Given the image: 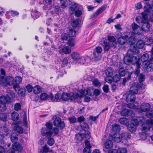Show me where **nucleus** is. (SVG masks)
<instances>
[{
    "instance_id": "5",
    "label": "nucleus",
    "mask_w": 153,
    "mask_h": 153,
    "mask_svg": "<svg viewBox=\"0 0 153 153\" xmlns=\"http://www.w3.org/2000/svg\"><path fill=\"white\" fill-rule=\"evenodd\" d=\"M80 127L82 131H85L86 138L87 139H89L91 137V134L90 132L88 131L89 128L88 123H83L80 125Z\"/></svg>"
},
{
    "instance_id": "42",
    "label": "nucleus",
    "mask_w": 153,
    "mask_h": 153,
    "mask_svg": "<svg viewBox=\"0 0 153 153\" xmlns=\"http://www.w3.org/2000/svg\"><path fill=\"white\" fill-rule=\"evenodd\" d=\"M145 79V75L142 74H140L138 76V79L139 84H142L141 82L144 81Z\"/></svg>"
},
{
    "instance_id": "20",
    "label": "nucleus",
    "mask_w": 153,
    "mask_h": 153,
    "mask_svg": "<svg viewBox=\"0 0 153 153\" xmlns=\"http://www.w3.org/2000/svg\"><path fill=\"white\" fill-rule=\"evenodd\" d=\"M13 149L15 151H20L22 149V147L19 143H15L12 145Z\"/></svg>"
},
{
    "instance_id": "45",
    "label": "nucleus",
    "mask_w": 153,
    "mask_h": 153,
    "mask_svg": "<svg viewBox=\"0 0 153 153\" xmlns=\"http://www.w3.org/2000/svg\"><path fill=\"white\" fill-rule=\"evenodd\" d=\"M112 130L114 132H119L120 129V126L117 124L112 125Z\"/></svg>"
},
{
    "instance_id": "9",
    "label": "nucleus",
    "mask_w": 153,
    "mask_h": 153,
    "mask_svg": "<svg viewBox=\"0 0 153 153\" xmlns=\"http://www.w3.org/2000/svg\"><path fill=\"white\" fill-rule=\"evenodd\" d=\"M139 125L138 122H135L133 120L131 123L128 124L127 126V129L128 131L132 132H135L137 130V126Z\"/></svg>"
},
{
    "instance_id": "25",
    "label": "nucleus",
    "mask_w": 153,
    "mask_h": 153,
    "mask_svg": "<svg viewBox=\"0 0 153 153\" xmlns=\"http://www.w3.org/2000/svg\"><path fill=\"white\" fill-rule=\"evenodd\" d=\"M108 40L109 42V43L113 45V46H115L116 47L117 45V43L116 41V39L113 36H109L108 37Z\"/></svg>"
},
{
    "instance_id": "21",
    "label": "nucleus",
    "mask_w": 153,
    "mask_h": 153,
    "mask_svg": "<svg viewBox=\"0 0 153 153\" xmlns=\"http://www.w3.org/2000/svg\"><path fill=\"white\" fill-rule=\"evenodd\" d=\"M121 135L122 140H125V142L127 141V140L130 139L131 137V135L128 132H124L121 134Z\"/></svg>"
},
{
    "instance_id": "44",
    "label": "nucleus",
    "mask_w": 153,
    "mask_h": 153,
    "mask_svg": "<svg viewBox=\"0 0 153 153\" xmlns=\"http://www.w3.org/2000/svg\"><path fill=\"white\" fill-rule=\"evenodd\" d=\"M134 121L135 123L138 122L139 124V122H144L145 121V118L143 117H138L136 119H134Z\"/></svg>"
},
{
    "instance_id": "19",
    "label": "nucleus",
    "mask_w": 153,
    "mask_h": 153,
    "mask_svg": "<svg viewBox=\"0 0 153 153\" xmlns=\"http://www.w3.org/2000/svg\"><path fill=\"white\" fill-rule=\"evenodd\" d=\"M146 125H142V128L141 130L143 133L146 134L149 131L150 127L152 126L147 124L146 122Z\"/></svg>"
},
{
    "instance_id": "49",
    "label": "nucleus",
    "mask_w": 153,
    "mask_h": 153,
    "mask_svg": "<svg viewBox=\"0 0 153 153\" xmlns=\"http://www.w3.org/2000/svg\"><path fill=\"white\" fill-rule=\"evenodd\" d=\"M40 14L38 11L36 10L31 13L32 16L34 18L37 19L39 17Z\"/></svg>"
},
{
    "instance_id": "41",
    "label": "nucleus",
    "mask_w": 153,
    "mask_h": 153,
    "mask_svg": "<svg viewBox=\"0 0 153 153\" xmlns=\"http://www.w3.org/2000/svg\"><path fill=\"white\" fill-rule=\"evenodd\" d=\"M76 33V31L74 29H71L70 30L68 35L70 38H72V37L75 36Z\"/></svg>"
},
{
    "instance_id": "39",
    "label": "nucleus",
    "mask_w": 153,
    "mask_h": 153,
    "mask_svg": "<svg viewBox=\"0 0 153 153\" xmlns=\"http://www.w3.org/2000/svg\"><path fill=\"white\" fill-rule=\"evenodd\" d=\"M113 70L111 68H108L105 71V73L107 76H112L113 74Z\"/></svg>"
},
{
    "instance_id": "36",
    "label": "nucleus",
    "mask_w": 153,
    "mask_h": 153,
    "mask_svg": "<svg viewBox=\"0 0 153 153\" xmlns=\"http://www.w3.org/2000/svg\"><path fill=\"white\" fill-rule=\"evenodd\" d=\"M0 84L2 85H7L6 78L4 76H1L0 77Z\"/></svg>"
},
{
    "instance_id": "34",
    "label": "nucleus",
    "mask_w": 153,
    "mask_h": 153,
    "mask_svg": "<svg viewBox=\"0 0 153 153\" xmlns=\"http://www.w3.org/2000/svg\"><path fill=\"white\" fill-rule=\"evenodd\" d=\"M70 94L67 93H63L61 96V99L63 100L67 101L69 100Z\"/></svg>"
},
{
    "instance_id": "54",
    "label": "nucleus",
    "mask_w": 153,
    "mask_h": 153,
    "mask_svg": "<svg viewBox=\"0 0 153 153\" xmlns=\"http://www.w3.org/2000/svg\"><path fill=\"white\" fill-rule=\"evenodd\" d=\"M78 5V4L76 3H72L70 7V10L73 12L74 11L77 9Z\"/></svg>"
},
{
    "instance_id": "24",
    "label": "nucleus",
    "mask_w": 153,
    "mask_h": 153,
    "mask_svg": "<svg viewBox=\"0 0 153 153\" xmlns=\"http://www.w3.org/2000/svg\"><path fill=\"white\" fill-rule=\"evenodd\" d=\"M10 99L8 97L4 96L0 97V103L5 104L10 102Z\"/></svg>"
},
{
    "instance_id": "52",
    "label": "nucleus",
    "mask_w": 153,
    "mask_h": 153,
    "mask_svg": "<svg viewBox=\"0 0 153 153\" xmlns=\"http://www.w3.org/2000/svg\"><path fill=\"white\" fill-rule=\"evenodd\" d=\"M53 11L54 13L58 14L61 12L60 7L58 6H56L53 8Z\"/></svg>"
},
{
    "instance_id": "2",
    "label": "nucleus",
    "mask_w": 153,
    "mask_h": 153,
    "mask_svg": "<svg viewBox=\"0 0 153 153\" xmlns=\"http://www.w3.org/2000/svg\"><path fill=\"white\" fill-rule=\"evenodd\" d=\"M139 59L136 56L133 55L126 56L124 58V62L127 65H129L131 63L133 64H139Z\"/></svg>"
},
{
    "instance_id": "22",
    "label": "nucleus",
    "mask_w": 153,
    "mask_h": 153,
    "mask_svg": "<svg viewBox=\"0 0 153 153\" xmlns=\"http://www.w3.org/2000/svg\"><path fill=\"white\" fill-rule=\"evenodd\" d=\"M50 98L52 102H58L60 99V97L58 94H56L55 97L53 96L52 94H50Z\"/></svg>"
},
{
    "instance_id": "32",
    "label": "nucleus",
    "mask_w": 153,
    "mask_h": 153,
    "mask_svg": "<svg viewBox=\"0 0 153 153\" xmlns=\"http://www.w3.org/2000/svg\"><path fill=\"white\" fill-rule=\"evenodd\" d=\"M41 91V87L39 85H36L33 88V92L35 94H39Z\"/></svg>"
},
{
    "instance_id": "59",
    "label": "nucleus",
    "mask_w": 153,
    "mask_h": 153,
    "mask_svg": "<svg viewBox=\"0 0 153 153\" xmlns=\"http://www.w3.org/2000/svg\"><path fill=\"white\" fill-rule=\"evenodd\" d=\"M128 42L130 45H132L135 42V38L133 37H130L128 39Z\"/></svg>"
},
{
    "instance_id": "46",
    "label": "nucleus",
    "mask_w": 153,
    "mask_h": 153,
    "mask_svg": "<svg viewBox=\"0 0 153 153\" xmlns=\"http://www.w3.org/2000/svg\"><path fill=\"white\" fill-rule=\"evenodd\" d=\"M145 41L146 45H149L152 43V39L150 37H147L145 39Z\"/></svg>"
},
{
    "instance_id": "29",
    "label": "nucleus",
    "mask_w": 153,
    "mask_h": 153,
    "mask_svg": "<svg viewBox=\"0 0 153 153\" xmlns=\"http://www.w3.org/2000/svg\"><path fill=\"white\" fill-rule=\"evenodd\" d=\"M85 133L83 134H77L76 135L75 139L77 140L78 141H81L84 138H86Z\"/></svg>"
},
{
    "instance_id": "35",
    "label": "nucleus",
    "mask_w": 153,
    "mask_h": 153,
    "mask_svg": "<svg viewBox=\"0 0 153 153\" xmlns=\"http://www.w3.org/2000/svg\"><path fill=\"white\" fill-rule=\"evenodd\" d=\"M19 115L18 113L15 112H13L11 114V118L13 121H16L19 119Z\"/></svg>"
},
{
    "instance_id": "38",
    "label": "nucleus",
    "mask_w": 153,
    "mask_h": 153,
    "mask_svg": "<svg viewBox=\"0 0 153 153\" xmlns=\"http://www.w3.org/2000/svg\"><path fill=\"white\" fill-rule=\"evenodd\" d=\"M42 150L41 151V153H44V152L47 153L48 152H52V150L49 149V147L47 145H45L42 148Z\"/></svg>"
},
{
    "instance_id": "58",
    "label": "nucleus",
    "mask_w": 153,
    "mask_h": 153,
    "mask_svg": "<svg viewBox=\"0 0 153 153\" xmlns=\"http://www.w3.org/2000/svg\"><path fill=\"white\" fill-rule=\"evenodd\" d=\"M61 3V7L63 9L65 8L66 7L67 4L66 0H60Z\"/></svg>"
},
{
    "instance_id": "60",
    "label": "nucleus",
    "mask_w": 153,
    "mask_h": 153,
    "mask_svg": "<svg viewBox=\"0 0 153 153\" xmlns=\"http://www.w3.org/2000/svg\"><path fill=\"white\" fill-rule=\"evenodd\" d=\"M120 79V76L117 75H116L114 76L113 78V80L116 82H119Z\"/></svg>"
},
{
    "instance_id": "48",
    "label": "nucleus",
    "mask_w": 153,
    "mask_h": 153,
    "mask_svg": "<svg viewBox=\"0 0 153 153\" xmlns=\"http://www.w3.org/2000/svg\"><path fill=\"white\" fill-rule=\"evenodd\" d=\"M7 118V114L5 113H2L0 114V119L3 121L6 120Z\"/></svg>"
},
{
    "instance_id": "13",
    "label": "nucleus",
    "mask_w": 153,
    "mask_h": 153,
    "mask_svg": "<svg viewBox=\"0 0 153 153\" xmlns=\"http://www.w3.org/2000/svg\"><path fill=\"white\" fill-rule=\"evenodd\" d=\"M150 108V105L148 103H143L141 105L140 107L141 112H146L149 111Z\"/></svg>"
},
{
    "instance_id": "1",
    "label": "nucleus",
    "mask_w": 153,
    "mask_h": 153,
    "mask_svg": "<svg viewBox=\"0 0 153 153\" xmlns=\"http://www.w3.org/2000/svg\"><path fill=\"white\" fill-rule=\"evenodd\" d=\"M46 126L47 128H42L41 132L42 136H46L47 138H49L51 137L53 134V132L51 130L52 125L50 123H47Z\"/></svg>"
},
{
    "instance_id": "64",
    "label": "nucleus",
    "mask_w": 153,
    "mask_h": 153,
    "mask_svg": "<svg viewBox=\"0 0 153 153\" xmlns=\"http://www.w3.org/2000/svg\"><path fill=\"white\" fill-rule=\"evenodd\" d=\"M76 118L74 116L69 117L68 118V120L71 123H74L76 121Z\"/></svg>"
},
{
    "instance_id": "56",
    "label": "nucleus",
    "mask_w": 153,
    "mask_h": 153,
    "mask_svg": "<svg viewBox=\"0 0 153 153\" xmlns=\"http://www.w3.org/2000/svg\"><path fill=\"white\" fill-rule=\"evenodd\" d=\"M21 105L20 103H16L14 105V110L17 111H18L21 109Z\"/></svg>"
},
{
    "instance_id": "23",
    "label": "nucleus",
    "mask_w": 153,
    "mask_h": 153,
    "mask_svg": "<svg viewBox=\"0 0 153 153\" xmlns=\"http://www.w3.org/2000/svg\"><path fill=\"white\" fill-rule=\"evenodd\" d=\"M150 27V24L148 22H145L142 25V29L144 31H148Z\"/></svg>"
},
{
    "instance_id": "7",
    "label": "nucleus",
    "mask_w": 153,
    "mask_h": 153,
    "mask_svg": "<svg viewBox=\"0 0 153 153\" xmlns=\"http://www.w3.org/2000/svg\"><path fill=\"white\" fill-rule=\"evenodd\" d=\"M53 125L55 126L59 127L60 129H63L65 126L64 122L61 121V119L59 117H57L55 119Z\"/></svg>"
},
{
    "instance_id": "17",
    "label": "nucleus",
    "mask_w": 153,
    "mask_h": 153,
    "mask_svg": "<svg viewBox=\"0 0 153 153\" xmlns=\"http://www.w3.org/2000/svg\"><path fill=\"white\" fill-rule=\"evenodd\" d=\"M128 38V36L127 35L121 36L118 39V43L120 45H123L126 42Z\"/></svg>"
},
{
    "instance_id": "8",
    "label": "nucleus",
    "mask_w": 153,
    "mask_h": 153,
    "mask_svg": "<svg viewBox=\"0 0 153 153\" xmlns=\"http://www.w3.org/2000/svg\"><path fill=\"white\" fill-rule=\"evenodd\" d=\"M139 53V51L134 45H131L126 56L134 55Z\"/></svg>"
},
{
    "instance_id": "47",
    "label": "nucleus",
    "mask_w": 153,
    "mask_h": 153,
    "mask_svg": "<svg viewBox=\"0 0 153 153\" xmlns=\"http://www.w3.org/2000/svg\"><path fill=\"white\" fill-rule=\"evenodd\" d=\"M146 116L148 118H153V110L147 111L146 113Z\"/></svg>"
},
{
    "instance_id": "40",
    "label": "nucleus",
    "mask_w": 153,
    "mask_h": 153,
    "mask_svg": "<svg viewBox=\"0 0 153 153\" xmlns=\"http://www.w3.org/2000/svg\"><path fill=\"white\" fill-rule=\"evenodd\" d=\"M49 98H50V95H48L45 93H43L40 95V99L43 100H46Z\"/></svg>"
},
{
    "instance_id": "53",
    "label": "nucleus",
    "mask_w": 153,
    "mask_h": 153,
    "mask_svg": "<svg viewBox=\"0 0 153 153\" xmlns=\"http://www.w3.org/2000/svg\"><path fill=\"white\" fill-rule=\"evenodd\" d=\"M48 140V144L50 146H52L54 143V140L53 137H49Z\"/></svg>"
},
{
    "instance_id": "11",
    "label": "nucleus",
    "mask_w": 153,
    "mask_h": 153,
    "mask_svg": "<svg viewBox=\"0 0 153 153\" xmlns=\"http://www.w3.org/2000/svg\"><path fill=\"white\" fill-rule=\"evenodd\" d=\"M145 9L144 13L150 15L151 14H153V7H152L149 3H147L146 5L144 6Z\"/></svg>"
},
{
    "instance_id": "14",
    "label": "nucleus",
    "mask_w": 153,
    "mask_h": 153,
    "mask_svg": "<svg viewBox=\"0 0 153 153\" xmlns=\"http://www.w3.org/2000/svg\"><path fill=\"white\" fill-rule=\"evenodd\" d=\"M111 137L114 142L117 143L122 140L121 134L118 133H116L113 134L111 136Z\"/></svg>"
},
{
    "instance_id": "62",
    "label": "nucleus",
    "mask_w": 153,
    "mask_h": 153,
    "mask_svg": "<svg viewBox=\"0 0 153 153\" xmlns=\"http://www.w3.org/2000/svg\"><path fill=\"white\" fill-rule=\"evenodd\" d=\"M18 93L19 95H24L25 93V89L24 88H21L18 90Z\"/></svg>"
},
{
    "instance_id": "51",
    "label": "nucleus",
    "mask_w": 153,
    "mask_h": 153,
    "mask_svg": "<svg viewBox=\"0 0 153 153\" xmlns=\"http://www.w3.org/2000/svg\"><path fill=\"white\" fill-rule=\"evenodd\" d=\"M119 122L123 125H127L128 123V120L125 118H122L120 119Z\"/></svg>"
},
{
    "instance_id": "50",
    "label": "nucleus",
    "mask_w": 153,
    "mask_h": 153,
    "mask_svg": "<svg viewBox=\"0 0 153 153\" xmlns=\"http://www.w3.org/2000/svg\"><path fill=\"white\" fill-rule=\"evenodd\" d=\"M149 58V54L147 53L144 54L141 57V60L143 62H146Z\"/></svg>"
},
{
    "instance_id": "16",
    "label": "nucleus",
    "mask_w": 153,
    "mask_h": 153,
    "mask_svg": "<svg viewBox=\"0 0 153 153\" xmlns=\"http://www.w3.org/2000/svg\"><path fill=\"white\" fill-rule=\"evenodd\" d=\"M13 125L14 130L16 131L19 134H21L23 133V128L18 125L17 122L13 123Z\"/></svg>"
},
{
    "instance_id": "61",
    "label": "nucleus",
    "mask_w": 153,
    "mask_h": 153,
    "mask_svg": "<svg viewBox=\"0 0 153 153\" xmlns=\"http://www.w3.org/2000/svg\"><path fill=\"white\" fill-rule=\"evenodd\" d=\"M68 44L71 47L74 46L75 45L74 40L73 38H70L68 40Z\"/></svg>"
},
{
    "instance_id": "26",
    "label": "nucleus",
    "mask_w": 153,
    "mask_h": 153,
    "mask_svg": "<svg viewBox=\"0 0 153 153\" xmlns=\"http://www.w3.org/2000/svg\"><path fill=\"white\" fill-rule=\"evenodd\" d=\"M72 59L74 60H78L80 59V55L77 52H73L71 54Z\"/></svg>"
},
{
    "instance_id": "10",
    "label": "nucleus",
    "mask_w": 153,
    "mask_h": 153,
    "mask_svg": "<svg viewBox=\"0 0 153 153\" xmlns=\"http://www.w3.org/2000/svg\"><path fill=\"white\" fill-rule=\"evenodd\" d=\"M95 52L93 53V55L96 59V60H99L100 59L101 56L100 55L102 51V49L101 47H97L94 49Z\"/></svg>"
},
{
    "instance_id": "63",
    "label": "nucleus",
    "mask_w": 153,
    "mask_h": 153,
    "mask_svg": "<svg viewBox=\"0 0 153 153\" xmlns=\"http://www.w3.org/2000/svg\"><path fill=\"white\" fill-rule=\"evenodd\" d=\"M140 64H137V65H136V68L135 69V71H134V73L135 74L137 75L140 73V69L139 68L140 67Z\"/></svg>"
},
{
    "instance_id": "15",
    "label": "nucleus",
    "mask_w": 153,
    "mask_h": 153,
    "mask_svg": "<svg viewBox=\"0 0 153 153\" xmlns=\"http://www.w3.org/2000/svg\"><path fill=\"white\" fill-rule=\"evenodd\" d=\"M79 93L80 94V97H82L84 96H85L88 95L89 96H93L92 92L90 89L88 88L87 90H84L79 91Z\"/></svg>"
},
{
    "instance_id": "57",
    "label": "nucleus",
    "mask_w": 153,
    "mask_h": 153,
    "mask_svg": "<svg viewBox=\"0 0 153 153\" xmlns=\"http://www.w3.org/2000/svg\"><path fill=\"white\" fill-rule=\"evenodd\" d=\"M79 23V20L78 19L73 20L71 22V25L74 27H75L77 26Z\"/></svg>"
},
{
    "instance_id": "37",
    "label": "nucleus",
    "mask_w": 153,
    "mask_h": 153,
    "mask_svg": "<svg viewBox=\"0 0 153 153\" xmlns=\"http://www.w3.org/2000/svg\"><path fill=\"white\" fill-rule=\"evenodd\" d=\"M145 43L142 40H140L137 42L136 46L138 48L141 49L143 48Z\"/></svg>"
},
{
    "instance_id": "28",
    "label": "nucleus",
    "mask_w": 153,
    "mask_h": 153,
    "mask_svg": "<svg viewBox=\"0 0 153 153\" xmlns=\"http://www.w3.org/2000/svg\"><path fill=\"white\" fill-rule=\"evenodd\" d=\"M106 7L105 6H102L97 11L93 14V17L97 16L99 14L104 11L106 9Z\"/></svg>"
},
{
    "instance_id": "18",
    "label": "nucleus",
    "mask_w": 153,
    "mask_h": 153,
    "mask_svg": "<svg viewBox=\"0 0 153 153\" xmlns=\"http://www.w3.org/2000/svg\"><path fill=\"white\" fill-rule=\"evenodd\" d=\"M135 94L129 93L126 97V101L127 102H133L136 99Z\"/></svg>"
},
{
    "instance_id": "55",
    "label": "nucleus",
    "mask_w": 153,
    "mask_h": 153,
    "mask_svg": "<svg viewBox=\"0 0 153 153\" xmlns=\"http://www.w3.org/2000/svg\"><path fill=\"white\" fill-rule=\"evenodd\" d=\"M117 153H127V151L126 148H119L117 150Z\"/></svg>"
},
{
    "instance_id": "12",
    "label": "nucleus",
    "mask_w": 153,
    "mask_h": 153,
    "mask_svg": "<svg viewBox=\"0 0 153 153\" xmlns=\"http://www.w3.org/2000/svg\"><path fill=\"white\" fill-rule=\"evenodd\" d=\"M131 26L135 34H140L141 33L142 30L140 27L134 22L132 24Z\"/></svg>"
},
{
    "instance_id": "3",
    "label": "nucleus",
    "mask_w": 153,
    "mask_h": 153,
    "mask_svg": "<svg viewBox=\"0 0 153 153\" xmlns=\"http://www.w3.org/2000/svg\"><path fill=\"white\" fill-rule=\"evenodd\" d=\"M145 85L143 84H137L136 85H132L130 88L129 93L133 94H136L139 90H143L145 89Z\"/></svg>"
},
{
    "instance_id": "6",
    "label": "nucleus",
    "mask_w": 153,
    "mask_h": 153,
    "mask_svg": "<svg viewBox=\"0 0 153 153\" xmlns=\"http://www.w3.org/2000/svg\"><path fill=\"white\" fill-rule=\"evenodd\" d=\"M137 23L140 25H142L147 20V16L146 14L144 13H142V16H138L135 18Z\"/></svg>"
},
{
    "instance_id": "33",
    "label": "nucleus",
    "mask_w": 153,
    "mask_h": 153,
    "mask_svg": "<svg viewBox=\"0 0 153 153\" xmlns=\"http://www.w3.org/2000/svg\"><path fill=\"white\" fill-rule=\"evenodd\" d=\"M11 140L12 142H16L18 140V135L16 133H13L11 134Z\"/></svg>"
},
{
    "instance_id": "4",
    "label": "nucleus",
    "mask_w": 153,
    "mask_h": 153,
    "mask_svg": "<svg viewBox=\"0 0 153 153\" xmlns=\"http://www.w3.org/2000/svg\"><path fill=\"white\" fill-rule=\"evenodd\" d=\"M100 44L104 47V50L105 51H108L111 47H115V46L108 42L107 39L105 38H103L100 42Z\"/></svg>"
},
{
    "instance_id": "43",
    "label": "nucleus",
    "mask_w": 153,
    "mask_h": 153,
    "mask_svg": "<svg viewBox=\"0 0 153 153\" xmlns=\"http://www.w3.org/2000/svg\"><path fill=\"white\" fill-rule=\"evenodd\" d=\"M62 51L65 54H69L71 52V50L68 47L66 46L62 48Z\"/></svg>"
},
{
    "instance_id": "31",
    "label": "nucleus",
    "mask_w": 153,
    "mask_h": 153,
    "mask_svg": "<svg viewBox=\"0 0 153 153\" xmlns=\"http://www.w3.org/2000/svg\"><path fill=\"white\" fill-rule=\"evenodd\" d=\"M113 143L110 140H107L105 143V147L107 149L111 148L113 146Z\"/></svg>"
},
{
    "instance_id": "27",
    "label": "nucleus",
    "mask_w": 153,
    "mask_h": 153,
    "mask_svg": "<svg viewBox=\"0 0 153 153\" xmlns=\"http://www.w3.org/2000/svg\"><path fill=\"white\" fill-rule=\"evenodd\" d=\"M69 95V100L71 101H74L79 97V95L77 94H74L73 93H70Z\"/></svg>"
},
{
    "instance_id": "30",
    "label": "nucleus",
    "mask_w": 153,
    "mask_h": 153,
    "mask_svg": "<svg viewBox=\"0 0 153 153\" xmlns=\"http://www.w3.org/2000/svg\"><path fill=\"white\" fill-rule=\"evenodd\" d=\"M7 85H13L14 83L13 78L12 76H8L6 78Z\"/></svg>"
}]
</instances>
